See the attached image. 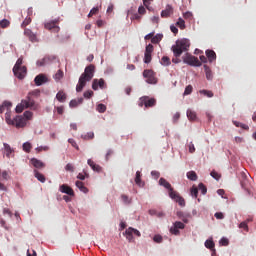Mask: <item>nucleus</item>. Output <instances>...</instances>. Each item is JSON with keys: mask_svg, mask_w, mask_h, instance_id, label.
I'll use <instances>...</instances> for the list:
<instances>
[{"mask_svg": "<svg viewBox=\"0 0 256 256\" xmlns=\"http://www.w3.org/2000/svg\"><path fill=\"white\" fill-rule=\"evenodd\" d=\"M189 47H191V42L187 38L176 41V44L171 48V51L175 57L172 59V63H181V59H179V57L186 51H189Z\"/></svg>", "mask_w": 256, "mask_h": 256, "instance_id": "nucleus-1", "label": "nucleus"}, {"mask_svg": "<svg viewBox=\"0 0 256 256\" xmlns=\"http://www.w3.org/2000/svg\"><path fill=\"white\" fill-rule=\"evenodd\" d=\"M40 93L39 90L30 92L26 99L22 100L21 103L16 106V113H23L25 109H33L35 111L37 109V104H35V100H33L32 97H39Z\"/></svg>", "mask_w": 256, "mask_h": 256, "instance_id": "nucleus-2", "label": "nucleus"}, {"mask_svg": "<svg viewBox=\"0 0 256 256\" xmlns=\"http://www.w3.org/2000/svg\"><path fill=\"white\" fill-rule=\"evenodd\" d=\"M95 75V65L90 64L87 66L84 70V73L81 74L78 84L76 86L77 93H81L83 91L84 87L87 85L88 81H91Z\"/></svg>", "mask_w": 256, "mask_h": 256, "instance_id": "nucleus-3", "label": "nucleus"}, {"mask_svg": "<svg viewBox=\"0 0 256 256\" xmlns=\"http://www.w3.org/2000/svg\"><path fill=\"white\" fill-rule=\"evenodd\" d=\"M156 105H157V100L149 96H142L138 100V106L145 107L146 109H149L150 107H155Z\"/></svg>", "mask_w": 256, "mask_h": 256, "instance_id": "nucleus-4", "label": "nucleus"}, {"mask_svg": "<svg viewBox=\"0 0 256 256\" xmlns=\"http://www.w3.org/2000/svg\"><path fill=\"white\" fill-rule=\"evenodd\" d=\"M183 61L191 67H201V61H199V58L189 53H186V55L183 57Z\"/></svg>", "mask_w": 256, "mask_h": 256, "instance_id": "nucleus-5", "label": "nucleus"}, {"mask_svg": "<svg viewBox=\"0 0 256 256\" xmlns=\"http://www.w3.org/2000/svg\"><path fill=\"white\" fill-rule=\"evenodd\" d=\"M45 29L52 31L53 33H59V19L48 21L44 24Z\"/></svg>", "mask_w": 256, "mask_h": 256, "instance_id": "nucleus-6", "label": "nucleus"}, {"mask_svg": "<svg viewBox=\"0 0 256 256\" xmlns=\"http://www.w3.org/2000/svg\"><path fill=\"white\" fill-rule=\"evenodd\" d=\"M143 77L150 85H155V83H157V78L155 77V72H153V70H144Z\"/></svg>", "mask_w": 256, "mask_h": 256, "instance_id": "nucleus-7", "label": "nucleus"}, {"mask_svg": "<svg viewBox=\"0 0 256 256\" xmlns=\"http://www.w3.org/2000/svg\"><path fill=\"white\" fill-rule=\"evenodd\" d=\"M179 229H185V224L183 222L176 221L173 224V227L170 228V233L172 235H179L181 233Z\"/></svg>", "mask_w": 256, "mask_h": 256, "instance_id": "nucleus-8", "label": "nucleus"}, {"mask_svg": "<svg viewBox=\"0 0 256 256\" xmlns=\"http://www.w3.org/2000/svg\"><path fill=\"white\" fill-rule=\"evenodd\" d=\"M34 83L37 87H41L44 83H49V78L45 74H39L35 77Z\"/></svg>", "mask_w": 256, "mask_h": 256, "instance_id": "nucleus-9", "label": "nucleus"}, {"mask_svg": "<svg viewBox=\"0 0 256 256\" xmlns=\"http://www.w3.org/2000/svg\"><path fill=\"white\" fill-rule=\"evenodd\" d=\"M14 125L17 129H21L27 125V120L23 116H16L14 118Z\"/></svg>", "mask_w": 256, "mask_h": 256, "instance_id": "nucleus-10", "label": "nucleus"}, {"mask_svg": "<svg viewBox=\"0 0 256 256\" xmlns=\"http://www.w3.org/2000/svg\"><path fill=\"white\" fill-rule=\"evenodd\" d=\"M103 89L105 87V80L103 78L100 79H94L92 82V89L94 91H97V89Z\"/></svg>", "mask_w": 256, "mask_h": 256, "instance_id": "nucleus-11", "label": "nucleus"}, {"mask_svg": "<svg viewBox=\"0 0 256 256\" xmlns=\"http://www.w3.org/2000/svg\"><path fill=\"white\" fill-rule=\"evenodd\" d=\"M59 191H61V193H65L66 195H69L70 197H75V192L73 191V188H71L66 184L61 185L59 188Z\"/></svg>", "mask_w": 256, "mask_h": 256, "instance_id": "nucleus-12", "label": "nucleus"}, {"mask_svg": "<svg viewBox=\"0 0 256 256\" xmlns=\"http://www.w3.org/2000/svg\"><path fill=\"white\" fill-rule=\"evenodd\" d=\"M23 65V57L18 58V60L16 61V64L13 67V73L15 75V77H23V75L19 74L18 70L19 67H22Z\"/></svg>", "mask_w": 256, "mask_h": 256, "instance_id": "nucleus-13", "label": "nucleus"}, {"mask_svg": "<svg viewBox=\"0 0 256 256\" xmlns=\"http://www.w3.org/2000/svg\"><path fill=\"white\" fill-rule=\"evenodd\" d=\"M171 15H173V6L168 4L166 5L165 10H162L161 17L167 19V17H171Z\"/></svg>", "mask_w": 256, "mask_h": 256, "instance_id": "nucleus-14", "label": "nucleus"}, {"mask_svg": "<svg viewBox=\"0 0 256 256\" xmlns=\"http://www.w3.org/2000/svg\"><path fill=\"white\" fill-rule=\"evenodd\" d=\"M206 58L208 59L209 63H213V61H217V54L213 50H206Z\"/></svg>", "mask_w": 256, "mask_h": 256, "instance_id": "nucleus-15", "label": "nucleus"}, {"mask_svg": "<svg viewBox=\"0 0 256 256\" xmlns=\"http://www.w3.org/2000/svg\"><path fill=\"white\" fill-rule=\"evenodd\" d=\"M87 164L91 169H93L96 173H101L103 171V168L99 164H95V162L91 159H88Z\"/></svg>", "mask_w": 256, "mask_h": 256, "instance_id": "nucleus-16", "label": "nucleus"}, {"mask_svg": "<svg viewBox=\"0 0 256 256\" xmlns=\"http://www.w3.org/2000/svg\"><path fill=\"white\" fill-rule=\"evenodd\" d=\"M30 163L33 165V167H35V169H43V167H45V163L37 158H32Z\"/></svg>", "mask_w": 256, "mask_h": 256, "instance_id": "nucleus-17", "label": "nucleus"}, {"mask_svg": "<svg viewBox=\"0 0 256 256\" xmlns=\"http://www.w3.org/2000/svg\"><path fill=\"white\" fill-rule=\"evenodd\" d=\"M4 155H6L7 159H11V154L15 152L13 148H11V145L4 143Z\"/></svg>", "mask_w": 256, "mask_h": 256, "instance_id": "nucleus-18", "label": "nucleus"}, {"mask_svg": "<svg viewBox=\"0 0 256 256\" xmlns=\"http://www.w3.org/2000/svg\"><path fill=\"white\" fill-rule=\"evenodd\" d=\"M204 71H205L206 79L208 81H212L213 80V72H211V68H209V66H207V64L204 65Z\"/></svg>", "mask_w": 256, "mask_h": 256, "instance_id": "nucleus-19", "label": "nucleus"}, {"mask_svg": "<svg viewBox=\"0 0 256 256\" xmlns=\"http://www.w3.org/2000/svg\"><path fill=\"white\" fill-rule=\"evenodd\" d=\"M56 99L60 102V103H65V101L67 100V94H65V92L63 91H59L56 94Z\"/></svg>", "mask_w": 256, "mask_h": 256, "instance_id": "nucleus-20", "label": "nucleus"}, {"mask_svg": "<svg viewBox=\"0 0 256 256\" xmlns=\"http://www.w3.org/2000/svg\"><path fill=\"white\" fill-rule=\"evenodd\" d=\"M159 185H161V187H164L165 189H168V191L173 189V187L171 186V183L166 181L165 178H160Z\"/></svg>", "mask_w": 256, "mask_h": 256, "instance_id": "nucleus-21", "label": "nucleus"}, {"mask_svg": "<svg viewBox=\"0 0 256 256\" xmlns=\"http://www.w3.org/2000/svg\"><path fill=\"white\" fill-rule=\"evenodd\" d=\"M75 185L82 193H89V189L85 187V184L83 182L76 181Z\"/></svg>", "mask_w": 256, "mask_h": 256, "instance_id": "nucleus-22", "label": "nucleus"}, {"mask_svg": "<svg viewBox=\"0 0 256 256\" xmlns=\"http://www.w3.org/2000/svg\"><path fill=\"white\" fill-rule=\"evenodd\" d=\"M24 35H26V37H28V39H30V41H36L37 36H35V34L29 30V29H25L24 30Z\"/></svg>", "mask_w": 256, "mask_h": 256, "instance_id": "nucleus-23", "label": "nucleus"}, {"mask_svg": "<svg viewBox=\"0 0 256 256\" xmlns=\"http://www.w3.org/2000/svg\"><path fill=\"white\" fill-rule=\"evenodd\" d=\"M18 73L19 75H22V77H17V79H25V76L27 75V67L20 66L18 67Z\"/></svg>", "mask_w": 256, "mask_h": 256, "instance_id": "nucleus-24", "label": "nucleus"}, {"mask_svg": "<svg viewBox=\"0 0 256 256\" xmlns=\"http://www.w3.org/2000/svg\"><path fill=\"white\" fill-rule=\"evenodd\" d=\"M13 104L9 101L3 102V104L0 106V113H5V109L9 110L11 109Z\"/></svg>", "mask_w": 256, "mask_h": 256, "instance_id": "nucleus-25", "label": "nucleus"}, {"mask_svg": "<svg viewBox=\"0 0 256 256\" xmlns=\"http://www.w3.org/2000/svg\"><path fill=\"white\" fill-rule=\"evenodd\" d=\"M34 177H36V179H38V181H40V183H45V181H46L45 175L41 174L36 169L34 170Z\"/></svg>", "mask_w": 256, "mask_h": 256, "instance_id": "nucleus-26", "label": "nucleus"}, {"mask_svg": "<svg viewBox=\"0 0 256 256\" xmlns=\"http://www.w3.org/2000/svg\"><path fill=\"white\" fill-rule=\"evenodd\" d=\"M187 117H188L189 121H195V119H197V113H195V111H193L191 109H188Z\"/></svg>", "mask_w": 256, "mask_h": 256, "instance_id": "nucleus-27", "label": "nucleus"}, {"mask_svg": "<svg viewBox=\"0 0 256 256\" xmlns=\"http://www.w3.org/2000/svg\"><path fill=\"white\" fill-rule=\"evenodd\" d=\"M187 179H189L190 181H197L198 177H197V173L195 171H189L186 174Z\"/></svg>", "mask_w": 256, "mask_h": 256, "instance_id": "nucleus-28", "label": "nucleus"}, {"mask_svg": "<svg viewBox=\"0 0 256 256\" xmlns=\"http://www.w3.org/2000/svg\"><path fill=\"white\" fill-rule=\"evenodd\" d=\"M205 247L215 252V242H213V240H206Z\"/></svg>", "mask_w": 256, "mask_h": 256, "instance_id": "nucleus-29", "label": "nucleus"}, {"mask_svg": "<svg viewBox=\"0 0 256 256\" xmlns=\"http://www.w3.org/2000/svg\"><path fill=\"white\" fill-rule=\"evenodd\" d=\"M161 65H164V67H169V65H171V59L167 56L162 57Z\"/></svg>", "mask_w": 256, "mask_h": 256, "instance_id": "nucleus-30", "label": "nucleus"}, {"mask_svg": "<svg viewBox=\"0 0 256 256\" xmlns=\"http://www.w3.org/2000/svg\"><path fill=\"white\" fill-rule=\"evenodd\" d=\"M83 103V98H79L78 100H71L69 105L70 107H77L78 105H81Z\"/></svg>", "mask_w": 256, "mask_h": 256, "instance_id": "nucleus-31", "label": "nucleus"}, {"mask_svg": "<svg viewBox=\"0 0 256 256\" xmlns=\"http://www.w3.org/2000/svg\"><path fill=\"white\" fill-rule=\"evenodd\" d=\"M125 233H132V235H136V237H140L141 235V232H139V230L132 227L128 228Z\"/></svg>", "mask_w": 256, "mask_h": 256, "instance_id": "nucleus-32", "label": "nucleus"}, {"mask_svg": "<svg viewBox=\"0 0 256 256\" xmlns=\"http://www.w3.org/2000/svg\"><path fill=\"white\" fill-rule=\"evenodd\" d=\"M161 39H163L162 34H156L155 36H153V38L151 39V43L157 44L161 41Z\"/></svg>", "mask_w": 256, "mask_h": 256, "instance_id": "nucleus-33", "label": "nucleus"}, {"mask_svg": "<svg viewBox=\"0 0 256 256\" xmlns=\"http://www.w3.org/2000/svg\"><path fill=\"white\" fill-rule=\"evenodd\" d=\"M9 25H11V22L7 19H3L0 21V27L2 29H7V27H9Z\"/></svg>", "mask_w": 256, "mask_h": 256, "instance_id": "nucleus-34", "label": "nucleus"}, {"mask_svg": "<svg viewBox=\"0 0 256 256\" xmlns=\"http://www.w3.org/2000/svg\"><path fill=\"white\" fill-rule=\"evenodd\" d=\"M168 191H169V197L171 199H174V201L177 199V197H179V194L175 190H173V188H171Z\"/></svg>", "mask_w": 256, "mask_h": 256, "instance_id": "nucleus-35", "label": "nucleus"}, {"mask_svg": "<svg viewBox=\"0 0 256 256\" xmlns=\"http://www.w3.org/2000/svg\"><path fill=\"white\" fill-rule=\"evenodd\" d=\"M22 147H23V151H25L26 153H31V148H32L31 143L26 142L23 144Z\"/></svg>", "mask_w": 256, "mask_h": 256, "instance_id": "nucleus-36", "label": "nucleus"}, {"mask_svg": "<svg viewBox=\"0 0 256 256\" xmlns=\"http://www.w3.org/2000/svg\"><path fill=\"white\" fill-rule=\"evenodd\" d=\"M105 111H107V106H105V104H98L97 112L98 113H105Z\"/></svg>", "mask_w": 256, "mask_h": 256, "instance_id": "nucleus-37", "label": "nucleus"}, {"mask_svg": "<svg viewBox=\"0 0 256 256\" xmlns=\"http://www.w3.org/2000/svg\"><path fill=\"white\" fill-rule=\"evenodd\" d=\"M201 95H205L206 97H213V92L211 90H200Z\"/></svg>", "mask_w": 256, "mask_h": 256, "instance_id": "nucleus-38", "label": "nucleus"}, {"mask_svg": "<svg viewBox=\"0 0 256 256\" xmlns=\"http://www.w3.org/2000/svg\"><path fill=\"white\" fill-rule=\"evenodd\" d=\"M63 72H62V70H58L57 72H56V74L54 75V79H55V81H61V78L63 77Z\"/></svg>", "mask_w": 256, "mask_h": 256, "instance_id": "nucleus-39", "label": "nucleus"}, {"mask_svg": "<svg viewBox=\"0 0 256 256\" xmlns=\"http://www.w3.org/2000/svg\"><path fill=\"white\" fill-rule=\"evenodd\" d=\"M176 25L182 30L185 29V20H183V18H179Z\"/></svg>", "mask_w": 256, "mask_h": 256, "instance_id": "nucleus-40", "label": "nucleus"}, {"mask_svg": "<svg viewBox=\"0 0 256 256\" xmlns=\"http://www.w3.org/2000/svg\"><path fill=\"white\" fill-rule=\"evenodd\" d=\"M190 193L192 197H195V199H197V195H199V190L197 189V187L193 186L190 190Z\"/></svg>", "mask_w": 256, "mask_h": 256, "instance_id": "nucleus-41", "label": "nucleus"}, {"mask_svg": "<svg viewBox=\"0 0 256 256\" xmlns=\"http://www.w3.org/2000/svg\"><path fill=\"white\" fill-rule=\"evenodd\" d=\"M135 183H136V185L141 186V172L140 171L136 172Z\"/></svg>", "mask_w": 256, "mask_h": 256, "instance_id": "nucleus-42", "label": "nucleus"}, {"mask_svg": "<svg viewBox=\"0 0 256 256\" xmlns=\"http://www.w3.org/2000/svg\"><path fill=\"white\" fill-rule=\"evenodd\" d=\"M198 189L201 191L202 195H205L207 193V187L203 183H200L198 185Z\"/></svg>", "mask_w": 256, "mask_h": 256, "instance_id": "nucleus-43", "label": "nucleus"}, {"mask_svg": "<svg viewBox=\"0 0 256 256\" xmlns=\"http://www.w3.org/2000/svg\"><path fill=\"white\" fill-rule=\"evenodd\" d=\"M151 59H152L151 54L145 52V54H144V63H146V64L151 63Z\"/></svg>", "mask_w": 256, "mask_h": 256, "instance_id": "nucleus-44", "label": "nucleus"}, {"mask_svg": "<svg viewBox=\"0 0 256 256\" xmlns=\"http://www.w3.org/2000/svg\"><path fill=\"white\" fill-rule=\"evenodd\" d=\"M175 201L180 205V207H185V199H183V197L179 196Z\"/></svg>", "mask_w": 256, "mask_h": 256, "instance_id": "nucleus-45", "label": "nucleus"}, {"mask_svg": "<svg viewBox=\"0 0 256 256\" xmlns=\"http://www.w3.org/2000/svg\"><path fill=\"white\" fill-rule=\"evenodd\" d=\"M121 199L123 201V203H125V205H129V203H131V200L129 199V196L122 194L121 195Z\"/></svg>", "mask_w": 256, "mask_h": 256, "instance_id": "nucleus-46", "label": "nucleus"}, {"mask_svg": "<svg viewBox=\"0 0 256 256\" xmlns=\"http://www.w3.org/2000/svg\"><path fill=\"white\" fill-rule=\"evenodd\" d=\"M85 177H89V174L86 171H84V174L83 173H79L77 175V179H80V181H85Z\"/></svg>", "mask_w": 256, "mask_h": 256, "instance_id": "nucleus-47", "label": "nucleus"}, {"mask_svg": "<svg viewBox=\"0 0 256 256\" xmlns=\"http://www.w3.org/2000/svg\"><path fill=\"white\" fill-rule=\"evenodd\" d=\"M191 93H193V86L191 85L186 86L184 95H191Z\"/></svg>", "mask_w": 256, "mask_h": 256, "instance_id": "nucleus-48", "label": "nucleus"}, {"mask_svg": "<svg viewBox=\"0 0 256 256\" xmlns=\"http://www.w3.org/2000/svg\"><path fill=\"white\" fill-rule=\"evenodd\" d=\"M65 170L66 171H69L70 173H73L75 171V166H73V164L71 163H68L66 166H65Z\"/></svg>", "mask_w": 256, "mask_h": 256, "instance_id": "nucleus-49", "label": "nucleus"}, {"mask_svg": "<svg viewBox=\"0 0 256 256\" xmlns=\"http://www.w3.org/2000/svg\"><path fill=\"white\" fill-rule=\"evenodd\" d=\"M153 241H154V243H163V236H161V235H155V236L153 237Z\"/></svg>", "mask_w": 256, "mask_h": 256, "instance_id": "nucleus-50", "label": "nucleus"}, {"mask_svg": "<svg viewBox=\"0 0 256 256\" xmlns=\"http://www.w3.org/2000/svg\"><path fill=\"white\" fill-rule=\"evenodd\" d=\"M68 143H70V145H72V147H74V149L79 150V146L77 145V142L73 138H69Z\"/></svg>", "mask_w": 256, "mask_h": 256, "instance_id": "nucleus-51", "label": "nucleus"}, {"mask_svg": "<svg viewBox=\"0 0 256 256\" xmlns=\"http://www.w3.org/2000/svg\"><path fill=\"white\" fill-rule=\"evenodd\" d=\"M23 115H24V117L27 119V121H29V120H31L32 117H33V112H31V111H25Z\"/></svg>", "mask_w": 256, "mask_h": 256, "instance_id": "nucleus-52", "label": "nucleus"}, {"mask_svg": "<svg viewBox=\"0 0 256 256\" xmlns=\"http://www.w3.org/2000/svg\"><path fill=\"white\" fill-rule=\"evenodd\" d=\"M211 177H213V179H216V181H219V179H221V175L219 173H217L216 171H212L210 173Z\"/></svg>", "mask_w": 256, "mask_h": 256, "instance_id": "nucleus-53", "label": "nucleus"}, {"mask_svg": "<svg viewBox=\"0 0 256 256\" xmlns=\"http://www.w3.org/2000/svg\"><path fill=\"white\" fill-rule=\"evenodd\" d=\"M239 228L240 229H244V231H249V226L247 225V222H241L240 224H239Z\"/></svg>", "mask_w": 256, "mask_h": 256, "instance_id": "nucleus-54", "label": "nucleus"}, {"mask_svg": "<svg viewBox=\"0 0 256 256\" xmlns=\"http://www.w3.org/2000/svg\"><path fill=\"white\" fill-rule=\"evenodd\" d=\"M6 123H7L8 125H15V118H14V119H11V117L6 114Z\"/></svg>", "mask_w": 256, "mask_h": 256, "instance_id": "nucleus-55", "label": "nucleus"}, {"mask_svg": "<svg viewBox=\"0 0 256 256\" xmlns=\"http://www.w3.org/2000/svg\"><path fill=\"white\" fill-rule=\"evenodd\" d=\"M84 97H85V99H91L93 97V91L88 90V91L84 92Z\"/></svg>", "mask_w": 256, "mask_h": 256, "instance_id": "nucleus-56", "label": "nucleus"}, {"mask_svg": "<svg viewBox=\"0 0 256 256\" xmlns=\"http://www.w3.org/2000/svg\"><path fill=\"white\" fill-rule=\"evenodd\" d=\"M131 21H141V15L135 13L130 17Z\"/></svg>", "mask_w": 256, "mask_h": 256, "instance_id": "nucleus-57", "label": "nucleus"}, {"mask_svg": "<svg viewBox=\"0 0 256 256\" xmlns=\"http://www.w3.org/2000/svg\"><path fill=\"white\" fill-rule=\"evenodd\" d=\"M145 53H148V54L153 53V44H148L146 46Z\"/></svg>", "mask_w": 256, "mask_h": 256, "instance_id": "nucleus-58", "label": "nucleus"}, {"mask_svg": "<svg viewBox=\"0 0 256 256\" xmlns=\"http://www.w3.org/2000/svg\"><path fill=\"white\" fill-rule=\"evenodd\" d=\"M99 13V8H92L88 14V17H91L92 15H97Z\"/></svg>", "mask_w": 256, "mask_h": 256, "instance_id": "nucleus-59", "label": "nucleus"}, {"mask_svg": "<svg viewBox=\"0 0 256 256\" xmlns=\"http://www.w3.org/2000/svg\"><path fill=\"white\" fill-rule=\"evenodd\" d=\"M189 153H195V144L193 142H190L188 144Z\"/></svg>", "mask_w": 256, "mask_h": 256, "instance_id": "nucleus-60", "label": "nucleus"}, {"mask_svg": "<svg viewBox=\"0 0 256 256\" xmlns=\"http://www.w3.org/2000/svg\"><path fill=\"white\" fill-rule=\"evenodd\" d=\"M36 151H38V153H41V151H49V146H40L36 148Z\"/></svg>", "mask_w": 256, "mask_h": 256, "instance_id": "nucleus-61", "label": "nucleus"}, {"mask_svg": "<svg viewBox=\"0 0 256 256\" xmlns=\"http://www.w3.org/2000/svg\"><path fill=\"white\" fill-rule=\"evenodd\" d=\"M220 244H222L224 247H227V245H229V239L227 238H222L220 240Z\"/></svg>", "mask_w": 256, "mask_h": 256, "instance_id": "nucleus-62", "label": "nucleus"}, {"mask_svg": "<svg viewBox=\"0 0 256 256\" xmlns=\"http://www.w3.org/2000/svg\"><path fill=\"white\" fill-rule=\"evenodd\" d=\"M138 13L139 15H145V13H147V10L143 6H140L138 8Z\"/></svg>", "mask_w": 256, "mask_h": 256, "instance_id": "nucleus-63", "label": "nucleus"}, {"mask_svg": "<svg viewBox=\"0 0 256 256\" xmlns=\"http://www.w3.org/2000/svg\"><path fill=\"white\" fill-rule=\"evenodd\" d=\"M184 19H191L193 17V13L191 12H185L183 14Z\"/></svg>", "mask_w": 256, "mask_h": 256, "instance_id": "nucleus-64", "label": "nucleus"}]
</instances>
